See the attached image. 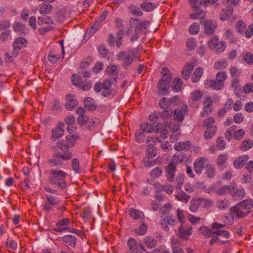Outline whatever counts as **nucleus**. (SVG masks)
<instances>
[{
    "label": "nucleus",
    "mask_w": 253,
    "mask_h": 253,
    "mask_svg": "<svg viewBox=\"0 0 253 253\" xmlns=\"http://www.w3.org/2000/svg\"><path fill=\"white\" fill-rule=\"evenodd\" d=\"M253 207V200L248 199L240 202L230 209V213L232 217L243 218L250 212Z\"/></svg>",
    "instance_id": "nucleus-2"
},
{
    "label": "nucleus",
    "mask_w": 253,
    "mask_h": 253,
    "mask_svg": "<svg viewBox=\"0 0 253 253\" xmlns=\"http://www.w3.org/2000/svg\"><path fill=\"white\" fill-rule=\"evenodd\" d=\"M206 15V12L203 10H200L197 12L192 13L190 14V17L192 19H201Z\"/></svg>",
    "instance_id": "nucleus-62"
},
{
    "label": "nucleus",
    "mask_w": 253,
    "mask_h": 253,
    "mask_svg": "<svg viewBox=\"0 0 253 253\" xmlns=\"http://www.w3.org/2000/svg\"><path fill=\"white\" fill-rule=\"evenodd\" d=\"M162 142V139L158 136H154L153 135H149L147 138L146 143L149 144L153 145L154 146L157 142Z\"/></svg>",
    "instance_id": "nucleus-60"
},
{
    "label": "nucleus",
    "mask_w": 253,
    "mask_h": 253,
    "mask_svg": "<svg viewBox=\"0 0 253 253\" xmlns=\"http://www.w3.org/2000/svg\"><path fill=\"white\" fill-rule=\"evenodd\" d=\"M245 195V191L243 188L238 189L235 184H233L230 195L234 199L240 200L242 199Z\"/></svg>",
    "instance_id": "nucleus-15"
},
{
    "label": "nucleus",
    "mask_w": 253,
    "mask_h": 253,
    "mask_svg": "<svg viewBox=\"0 0 253 253\" xmlns=\"http://www.w3.org/2000/svg\"><path fill=\"white\" fill-rule=\"evenodd\" d=\"M149 22L147 20H141L139 19L131 18L129 22V26L130 28H134V33L139 34L146 29Z\"/></svg>",
    "instance_id": "nucleus-5"
},
{
    "label": "nucleus",
    "mask_w": 253,
    "mask_h": 253,
    "mask_svg": "<svg viewBox=\"0 0 253 253\" xmlns=\"http://www.w3.org/2000/svg\"><path fill=\"white\" fill-rule=\"evenodd\" d=\"M214 120L212 117L208 118L203 121L202 126L206 127V128L217 127L214 125Z\"/></svg>",
    "instance_id": "nucleus-55"
},
{
    "label": "nucleus",
    "mask_w": 253,
    "mask_h": 253,
    "mask_svg": "<svg viewBox=\"0 0 253 253\" xmlns=\"http://www.w3.org/2000/svg\"><path fill=\"white\" fill-rule=\"evenodd\" d=\"M237 128L236 126H232L230 127L225 133V137L228 141H230L232 138V136H234V131Z\"/></svg>",
    "instance_id": "nucleus-58"
},
{
    "label": "nucleus",
    "mask_w": 253,
    "mask_h": 253,
    "mask_svg": "<svg viewBox=\"0 0 253 253\" xmlns=\"http://www.w3.org/2000/svg\"><path fill=\"white\" fill-rule=\"evenodd\" d=\"M37 23L39 25L43 24H52L53 23V19L49 16L39 17L38 18Z\"/></svg>",
    "instance_id": "nucleus-40"
},
{
    "label": "nucleus",
    "mask_w": 253,
    "mask_h": 253,
    "mask_svg": "<svg viewBox=\"0 0 253 253\" xmlns=\"http://www.w3.org/2000/svg\"><path fill=\"white\" fill-rule=\"evenodd\" d=\"M249 157L246 155H243L237 158L234 162V166L236 169L242 168L247 163Z\"/></svg>",
    "instance_id": "nucleus-21"
},
{
    "label": "nucleus",
    "mask_w": 253,
    "mask_h": 253,
    "mask_svg": "<svg viewBox=\"0 0 253 253\" xmlns=\"http://www.w3.org/2000/svg\"><path fill=\"white\" fill-rule=\"evenodd\" d=\"M191 228L190 227L180 226L178 229L179 235L181 237L190 236L191 234Z\"/></svg>",
    "instance_id": "nucleus-48"
},
{
    "label": "nucleus",
    "mask_w": 253,
    "mask_h": 253,
    "mask_svg": "<svg viewBox=\"0 0 253 253\" xmlns=\"http://www.w3.org/2000/svg\"><path fill=\"white\" fill-rule=\"evenodd\" d=\"M159 116L161 120H166L170 119L173 115V109H163L161 112H159Z\"/></svg>",
    "instance_id": "nucleus-29"
},
{
    "label": "nucleus",
    "mask_w": 253,
    "mask_h": 253,
    "mask_svg": "<svg viewBox=\"0 0 253 253\" xmlns=\"http://www.w3.org/2000/svg\"><path fill=\"white\" fill-rule=\"evenodd\" d=\"M128 9L132 14L136 16H141L143 14L139 7L132 4L129 6Z\"/></svg>",
    "instance_id": "nucleus-63"
},
{
    "label": "nucleus",
    "mask_w": 253,
    "mask_h": 253,
    "mask_svg": "<svg viewBox=\"0 0 253 253\" xmlns=\"http://www.w3.org/2000/svg\"><path fill=\"white\" fill-rule=\"evenodd\" d=\"M191 143L189 141L185 142H178L174 145V149L178 151H181L183 150H188L190 149Z\"/></svg>",
    "instance_id": "nucleus-27"
},
{
    "label": "nucleus",
    "mask_w": 253,
    "mask_h": 253,
    "mask_svg": "<svg viewBox=\"0 0 253 253\" xmlns=\"http://www.w3.org/2000/svg\"><path fill=\"white\" fill-rule=\"evenodd\" d=\"M212 100L210 98L207 97L203 102V112L201 114L203 117L207 116L213 109L212 107Z\"/></svg>",
    "instance_id": "nucleus-14"
},
{
    "label": "nucleus",
    "mask_w": 253,
    "mask_h": 253,
    "mask_svg": "<svg viewBox=\"0 0 253 253\" xmlns=\"http://www.w3.org/2000/svg\"><path fill=\"white\" fill-rule=\"evenodd\" d=\"M158 123H152L148 124V123H142L140 125V128L145 133H151L155 130H157Z\"/></svg>",
    "instance_id": "nucleus-18"
},
{
    "label": "nucleus",
    "mask_w": 253,
    "mask_h": 253,
    "mask_svg": "<svg viewBox=\"0 0 253 253\" xmlns=\"http://www.w3.org/2000/svg\"><path fill=\"white\" fill-rule=\"evenodd\" d=\"M135 54L132 50H128L126 53L122 51L117 55L119 60L123 62L125 65H130L134 60Z\"/></svg>",
    "instance_id": "nucleus-7"
},
{
    "label": "nucleus",
    "mask_w": 253,
    "mask_h": 253,
    "mask_svg": "<svg viewBox=\"0 0 253 253\" xmlns=\"http://www.w3.org/2000/svg\"><path fill=\"white\" fill-rule=\"evenodd\" d=\"M216 26L217 24L215 21L211 20H207L204 24L205 33L208 35H211Z\"/></svg>",
    "instance_id": "nucleus-19"
},
{
    "label": "nucleus",
    "mask_w": 253,
    "mask_h": 253,
    "mask_svg": "<svg viewBox=\"0 0 253 253\" xmlns=\"http://www.w3.org/2000/svg\"><path fill=\"white\" fill-rule=\"evenodd\" d=\"M47 203L54 206L58 205L60 203V200L58 197L53 196L50 195H46Z\"/></svg>",
    "instance_id": "nucleus-51"
},
{
    "label": "nucleus",
    "mask_w": 253,
    "mask_h": 253,
    "mask_svg": "<svg viewBox=\"0 0 253 253\" xmlns=\"http://www.w3.org/2000/svg\"><path fill=\"white\" fill-rule=\"evenodd\" d=\"M226 44L223 42H217L213 47L214 51L217 53H219L223 51L225 48Z\"/></svg>",
    "instance_id": "nucleus-56"
},
{
    "label": "nucleus",
    "mask_w": 253,
    "mask_h": 253,
    "mask_svg": "<svg viewBox=\"0 0 253 253\" xmlns=\"http://www.w3.org/2000/svg\"><path fill=\"white\" fill-rule=\"evenodd\" d=\"M129 215L135 220H140L141 221L144 220L143 213L137 210L130 209L129 210Z\"/></svg>",
    "instance_id": "nucleus-24"
},
{
    "label": "nucleus",
    "mask_w": 253,
    "mask_h": 253,
    "mask_svg": "<svg viewBox=\"0 0 253 253\" xmlns=\"http://www.w3.org/2000/svg\"><path fill=\"white\" fill-rule=\"evenodd\" d=\"M168 69L164 68L162 69V73L163 76L158 83V88L159 93L162 95H165L169 87L170 83L171 80V76L167 73Z\"/></svg>",
    "instance_id": "nucleus-3"
},
{
    "label": "nucleus",
    "mask_w": 253,
    "mask_h": 253,
    "mask_svg": "<svg viewBox=\"0 0 253 253\" xmlns=\"http://www.w3.org/2000/svg\"><path fill=\"white\" fill-rule=\"evenodd\" d=\"M193 65L192 63H187L183 68V70L182 71V75L183 78L187 80L188 79L192 72V71L193 69Z\"/></svg>",
    "instance_id": "nucleus-25"
},
{
    "label": "nucleus",
    "mask_w": 253,
    "mask_h": 253,
    "mask_svg": "<svg viewBox=\"0 0 253 253\" xmlns=\"http://www.w3.org/2000/svg\"><path fill=\"white\" fill-rule=\"evenodd\" d=\"M52 6L49 3H44L40 7L39 12L42 15H45L51 12Z\"/></svg>",
    "instance_id": "nucleus-46"
},
{
    "label": "nucleus",
    "mask_w": 253,
    "mask_h": 253,
    "mask_svg": "<svg viewBox=\"0 0 253 253\" xmlns=\"http://www.w3.org/2000/svg\"><path fill=\"white\" fill-rule=\"evenodd\" d=\"M145 245L150 249L154 248L157 246V241L153 237L146 236L144 239Z\"/></svg>",
    "instance_id": "nucleus-33"
},
{
    "label": "nucleus",
    "mask_w": 253,
    "mask_h": 253,
    "mask_svg": "<svg viewBox=\"0 0 253 253\" xmlns=\"http://www.w3.org/2000/svg\"><path fill=\"white\" fill-rule=\"evenodd\" d=\"M127 245L129 250L133 252L138 253V245L136 241L133 238H130L127 241Z\"/></svg>",
    "instance_id": "nucleus-43"
},
{
    "label": "nucleus",
    "mask_w": 253,
    "mask_h": 253,
    "mask_svg": "<svg viewBox=\"0 0 253 253\" xmlns=\"http://www.w3.org/2000/svg\"><path fill=\"white\" fill-rule=\"evenodd\" d=\"M62 240L68 246L72 248H75L76 245L77 238L72 235H66L62 237Z\"/></svg>",
    "instance_id": "nucleus-23"
},
{
    "label": "nucleus",
    "mask_w": 253,
    "mask_h": 253,
    "mask_svg": "<svg viewBox=\"0 0 253 253\" xmlns=\"http://www.w3.org/2000/svg\"><path fill=\"white\" fill-rule=\"evenodd\" d=\"M172 88L175 92H179L182 89V82L177 78H174L172 82Z\"/></svg>",
    "instance_id": "nucleus-38"
},
{
    "label": "nucleus",
    "mask_w": 253,
    "mask_h": 253,
    "mask_svg": "<svg viewBox=\"0 0 253 253\" xmlns=\"http://www.w3.org/2000/svg\"><path fill=\"white\" fill-rule=\"evenodd\" d=\"M67 101L65 104V108L68 110H71L78 104V101L70 95H67Z\"/></svg>",
    "instance_id": "nucleus-28"
},
{
    "label": "nucleus",
    "mask_w": 253,
    "mask_h": 253,
    "mask_svg": "<svg viewBox=\"0 0 253 253\" xmlns=\"http://www.w3.org/2000/svg\"><path fill=\"white\" fill-rule=\"evenodd\" d=\"M63 127L64 124L63 123H60L58 126L52 129L51 136V139L52 140L56 141L63 135L64 132Z\"/></svg>",
    "instance_id": "nucleus-17"
},
{
    "label": "nucleus",
    "mask_w": 253,
    "mask_h": 253,
    "mask_svg": "<svg viewBox=\"0 0 253 253\" xmlns=\"http://www.w3.org/2000/svg\"><path fill=\"white\" fill-rule=\"evenodd\" d=\"M233 9L232 8H226L221 10L220 18L223 21L228 20L233 14Z\"/></svg>",
    "instance_id": "nucleus-32"
},
{
    "label": "nucleus",
    "mask_w": 253,
    "mask_h": 253,
    "mask_svg": "<svg viewBox=\"0 0 253 253\" xmlns=\"http://www.w3.org/2000/svg\"><path fill=\"white\" fill-rule=\"evenodd\" d=\"M175 197L178 201L182 202L187 203L190 200V196L182 191L181 189L177 190Z\"/></svg>",
    "instance_id": "nucleus-30"
},
{
    "label": "nucleus",
    "mask_w": 253,
    "mask_h": 253,
    "mask_svg": "<svg viewBox=\"0 0 253 253\" xmlns=\"http://www.w3.org/2000/svg\"><path fill=\"white\" fill-rule=\"evenodd\" d=\"M202 96V92L199 89H196L191 93L190 99L192 101L197 102L201 99Z\"/></svg>",
    "instance_id": "nucleus-42"
},
{
    "label": "nucleus",
    "mask_w": 253,
    "mask_h": 253,
    "mask_svg": "<svg viewBox=\"0 0 253 253\" xmlns=\"http://www.w3.org/2000/svg\"><path fill=\"white\" fill-rule=\"evenodd\" d=\"M199 198H193L190 203L189 210L193 212H196L198 210L200 205Z\"/></svg>",
    "instance_id": "nucleus-35"
},
{
    "label": "nucleus",
    "mask_w": 253,
    "mask_h": 253,
    "mask_svg": "<svg viewBox=\"0 0 253 253\" xmlns=\"http://www.w3.org/2000/svg\"><path fill=\"white\" fill-rule=\"evenodd\" d=\"M49 172L48 181L52 185L61 190H65L67 188V184L65 181V178L67 176L66 172L60 169H52Z\"/></svg>",
    "instance_id": "nucleus-1"
},
{
    "label": "nucleus",
    "mask_w": 253,
    "mask_h": 253,
    "mask_svg": "<svg viewBox=\"0 0 253 253\" xmlns=\"http://www.w3.org/2000/svg\"><path fill=\"white\" fill-rule=\"evenodd\" d=\"M205 173L209 178H213L216 174V169L211 164L206 169Z\"/></svg>",
    "instance_id": "nucleus-49"
},
{
    "label": "nucleus",
    "mask_w": 253,
    "mask_h": 253,
    "mask_svg": "<svg viewBox=\"0 0 253 253\" xmlns=\"http://www.w3.org/2000/svg\"><path fill=\"white\" fill-rule=\"evenodd\" d=\"M205 87L207 89L212 88L220 90L223 87V84L215 80H207L205 84Z\"/></svg>",
    "instance_id": "nucleus-20"
},
{
    "label": "nucleus",
    "mask_w": 253,
    "mask_h": 253,
    "mask_svg": "<svg viewBox=\"0 0 253 253\" xmlns=\"http://www.w3.org/2000/svg\"><path fill=\"white\" fill-rule=\"evenodd\" d=\"M253 144V140L251 139L244 140L240 145V149L243 151H247L251 148Z\"/></svg>",
    "instance_id": "nucleus-52"
},
{
    "label": "nucleus",
    "mask_w": 253,
    "mask_h": 253,
    "mask_svg": "<svg viewBox=\"0 0 253 253\" xmlns=\"http://www.w3.org/2000/svg\"><path fill=\"white\" fill-rule=\"evenodd\" d=\"M200 204L202 205L204 208H210L212 204V201L208 198H199Z\"/></svg>",
    "instance_id": "nucleus-64"
},
{
    "label": "nucleus",
    "mask_w": 253,
    "mask_h": 253,
    "mask_svg": "<svg viewBox=\"0 0 253 253\" xmlns=\"http://www.w3.org/2000/svg\"><path fill=\"white\" fill-rule=\"evenodd\" d=\"M72 157V154L70 152L62 154L60 152L54 149L53 158L48 160V163L52 166H60L62 165V160L68 161Z\"/></svg>",
    "instance_id": "nucleus-4"
},
{
    "label": "nucleus",
    "mask_w": 253,
    "mask_h": 253,
    "mask_svg": "<svg viewBox=\"0 0 253 253\" xmlns=\"http://www.w3.org/2000/svg\"><path fill=\"white\" fill-rule=\"evenodd\" d=\"M227 160V155L226 154H220L218 156L216 162L219 169H223L226 167Z\"/></svg>",
    "instance_id": "nucleus-26"
},
{
    "label": "nucleus",
    "mask_w": 253,
    "mask_h": 253,
    "mask_svg": "<svg viewBox=\"0 0 253 253\" xmlns=\"http://www.w3.org/2000/svg\"><path fill=\"white\" fill-rule=\"evenodd\" d=\"M157 154V149L153 145L149 144L146 150V157L148 158H153Z\"/></svg>",
    "instance_id": "nucleus-34"
},
{
    "label": "nucleus",
    "mask_w": 253,
    "mask_h": 253,
    "mask_svg": "<svg viewBox=\"0 0 253 253\" xmlns=\"http://www.w3.org/2000/svg\"><path fill=\"white\" fill-rule=\"evenodd\" d=\"M84 103L86 108L90 110H94L96 109V105L93 100L91 97H87L84 100Z\"/></svg>",
    "instance_id": "nucleus-47"
},
{
    "label": "nucleus",
    "mask_w": 253,
    "mask_h": 253,
    "mask_svg": "<svg viewBox=\"0 0 253 253\" xmlns=\"http://www.w3.org/2000/svg\"><path fill=\"white\" fill-rule=\"evenodd\" d=\"M188 112V108L186 105H183L179 108L173 110V119L176 123H181L184 118V115Z\"/></svg>",
    "instance_id": "nucleus-10"
},
{
    "label": "nucleus",
    "mask_w": 253,
    "mask_h": 253,
    "mask_svg": "<svg viewBox=\"0 0 253 253\" xmlns=\"http://www.w3.org/2000/svg\"><path fill=\"white\" fill-rule=\"evenodd\" d=\"M198 234L204 237L205 238H208L213 234V231L208 228L206 226L201 227L198 230Z\"/></svg>",
    "instance_id": "nucleus-31"
},
{
    "label": "nucleus",
    "mask_w": 253,
    "mask_h": 253,
    "mask_svg": "<svg viewBox=\"0 0 253 253\" xmlns=\"http://www.w3.org/2000/svg\"><path fill=\"white\" fill-rule=\"evenodd\" d=\"M72 81L75 85L84 90H89L91 86L90 81H83L82 77L80 76H77V75H73Z\"/></svg>",
    "instance_id": "nucleus-6"
},
{
    "label": "nucleus",
    "mask_w": 253,
    "mask_h": 253,
    "mask_svg": "<svg viewBox=\"0 0 253 253\" xmlns=\"http://www.w3.org/2000/svg\"><path fill=\"white\" fill-rule=\"evenodd\" d=\"M10 26V23L7 22L0 23V31L3 30L0 36V39L1 41L4 42L8 39L10 36V31L7 29Z\"/></svg>",
    "instance_id": "nucleus-13"
},
{
    "label": "nucleus",
    "mask_w": 253,
    "mask_h": 253,
    "mask_svg": "<svg viewBox=\"0 0 253 253\" xmlns=\"http://www.w3.org/2000/svg\"><path fill=\"white\" fill-rule=\"evenodd\" d=\"M140 7L144 11H151L156 7V4L154 2L145 1L141 4Z\"/></svg>",
    "instance_id": "nucleus-39"
},
{
    "label": "nucleus",
    "mask_w": 253,
    "mask_h": 253,
    "mask_svg": "<svg viewBox=\"0 0 253 253\" xmlns=\"http://www.w3.org/2000/svg\"><path fill=\"white\" fill-rule=\"evenodd\" d=\"M233 184H231L229 186H223L219 188L216 190V193L220 195H223L227 193H229L230 194V191Z\"/></svg>",
    "instance_id": "nucleus-53"
},
{
    "label": "nucleus",
    "mask_w": 253,
    "mask_h": 253,
    "mask_svg": "<svg viewBox=\"0 0 253 253\" xmlns=\"http://www.w3.org/2000/svg\"><path fill=\"white\" fill-rule=\"evenodd\" d=\"M158 188L160 189V191H164L168 194H170L173 192V187L171 185L168 184L166 185L159 184Z\"/></svg>",
    "instance_id": "nucleus-59"
},
{
    "label": "nucleus",
    "mask_w": 253,
    "mask_h": 253,
    "mask_svg": "<svg viewBox=\"0 0 253 253\" xmlns=\"http://www.w3.org/2000/svg\"><path fill=\"white\" fill-rule=\"evenodd\" d=\"M105 72L106 75L110 78L109 80L111 84L116 83L118 75L117 67L114 65L109 66L106 69Z\"/></svg>",
    "instance_id": "nucleus-11"
},
{
    "label": "nucleus",
    "mask_w": 253,
    "mask_h": 253,
    "mask_svg": "<svg viewBox=\"0 0 253 253\" xmlns=\"http://www.w3.org/2000/svg\"><path fill=\"white\" fill-rule=\"evenodd\" d=\"M217 129V127H211V128H207L204 132V138L206 139H211L215 134Z\"/></svg>",
    "instance_id": "nucleus-37"
},
{
    "label": "nucleus",
    "mask_w": 253,
    "mask_h": 253,
    "mask_svg": "<svg viewBox=\"0 0 253 253\" xmlns=\"http://www.w3.org/2000/svg\"><path fill=\"white\" fill-rule=\"evenodd\" d=\"M71 166L72 169L76 173H80L81 172L80 167V162L78 159L74 158L72 160Z\"/></svg>",
    "instance_id": "nucleus-57"
},
{
    "label": "nucleus",
    "mask_w": 253,
    "mask_h": 253,
    "mask_svg": "<svg viewBox=\"0 0 253 253\" xmlns=\"http://www.w3.org/2000/svg\"><path fill=\"white\" fill-rule=\"evenodd\" d=\"M177 100L178 98L175 96L171 98L163 97L159 100V106L162 109H172V107Z\"/></svg>",
    "instance_id": "nucleus-8"
},
{
    "label": "nucleus",
    "mask_w": 253,
    "mask_h": 253,
    "mask_svg": "<svg viewBox=\"0 0 253 253\" xmlns=\"http://www.w3.org/2000/svg\"><path fill=\"white\" fill-rule=\"evenodd\" d=\"M176 165L173 163H170L166 168V176L167 180L171 182L173 181L176 171Z\"/></svg>",
    "instance_id": "nucleus-16"
},
{
    "label": "nucleus",
    "mask_w": 253,
    "mask_h": 253,
    "mask_svg": "<svg viewBox=\"0 0 253 253\" xmlns=\"http://www.w3.org/2000/svg\"><path fill=\"white\" fill-rule=\"evenodd\" d=\"M13 28L15 32H19L21 34H25L26 32L25 26L19 22H15Z\"/></svg>",
    "instance_id": "nucleus-54"
},
{
    "label": "nucleus",
    "mask_w": 253,
    "mask_h": 253,
    "mask_svg": "<svg viewBox=\"0 0 253 253\" xmlns=\"http://www.w3.org/2000/svg\"><path fill=\"white\" fill-rule=\"evenodd\" d=\"M101 24L99 20H96L91 26V29H87L85 35L91 36L99 29Z\"/></svg>",
    "instance_id": "nucleus-44"
},
{
    "label": "nucleus",
    "mask_w": 253,
    "mask_h": 253,
    "mask_svg": "<svg viewBox=\"0 0 253 253\" xmlns=\"http://www.w3.org/2000/svg\"><path fill=\"white\" fill-rule=\"evenodd\" d=\"M142 223L140 225L139 227L134 230V232L139 235H144L147 230V226L144 222V220L142 221Z\"/></svg>",
    "instance_id": "nucleus-45"
},
{
    "label": "nucleus",
    "mask_w": 253,
    "mask_h": 253,
    "mask_svg": "<svg viewBox=\"0 0 253 253\" xmlns=\"http://www.w3.org/2000/svg\"><path fill=\"white\" fill-rule=\"evenodd\" d=\"M57 147L62 151L67 152L69 150V143L65 140H61L57 142Z\"/></svg>",
    "instance_id": "nucleus-50"
},
{
    "label": "nucleus",
    "mask_w": 253,
    "mask_h": 253,
    "mask_svg": "<svg viewBox=\"0 0 253 253\" xmlns=\"http://www.w3.org/2000/svg\"><path fill=\"white\" fill-rule=\"evenodd\" d=\"M229 206V201L226 199L218 200L216 202V206L220 210H226L228 209Z\"/></svg>",
    "instance_id": "nucleus-36"
},
{
    "label": "nucleus",
    "mask_w": 253,
    "mask_h": 253,
    "mask_svg": "<svg viewBox=\"0 0 253 253\" xmlns=\"http://www.w3.org/2000/svg\"><path fill=\"white\" fill-rule=\"evenodd\" d=\"M145 132L140 128L135 132V139L138 143H142L144 141L145 137Z\"/></svg>",
    "instance_id": "nucleus-61"
},
{
    "label": "nucleus",
    "mask_w": 253,
    "mask_h": 253,
    "mask_svg": "<svg viewBox=\"0 0 253 253\" xmlns=\"http://www.w3.org/2000/svg\"><path fill=\"white\" fill-rule=\"evenodd\" d=\"M203 73V69L202 68L199 67L198 68H197L194 71V72L193 73V74L192 76V77H191L192 81L194 83H196L197 82H198L200 80L201 76H202Z\"/></svg>",
    "instance_id": "nucleus-41"
},
{
    "label": "nucleus",
    "mask_w": 253,
    "mask_h": 253,
    "mask_svg": "<svg viewBox=\"0 0 253 253\" xmlns=\"http://www.w3.org/2000/svg\"><path fill=\"white\" fill-rule=\"evenodd\" d=\"M111 85V82L110 80H105L103 82L97 83L94 87V89L96 92H99L104 88H110Z\"/></svg>",
    "instance_id": "nucleus-22"
},
{
    "label": "nucleus",
    "mask_w": 253,
    "mask_h": 253,
    "mask_svg": "<svg viewBox=\"0 0 253 253\" xmlns=\"http://www.w3.org/2000/svg\"><path fill=\"white\" fill-rule=\"evenodd\" d=\"M210 165L208 159L205 158H199L194 163V168L197 174H201L204 168H207Z\"/></svg>",
    "instance_id": "nucleus-9"
},
{
    "label": "nucleus",
    "mask_w": 253,
    "mask_h": 253,
    "mask_svg": "<svg viewBox=\"0 0 253 253\" xmlns=\"http://www.w3.org/2000/svg\"><path fill=\"white\" fill-rule=\"evenodd\" d=\"M27 41L23 38H18L15 40L13 43L14 53L15 55L22 48L27 46Z\"/></svg>",
    "instance_id": "nucleus-12"
}]
</instances>
